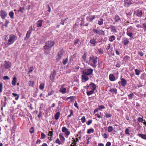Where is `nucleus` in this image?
I'll list each match as a JSON object with an SVG mask.
<instances>
[{"mask_svg":"<svg viewBox=\"0 0 146 146\" xmlns=\"http://www.w3.org/2000/svg\"><path fill=\"white\" fill-rule=\"evenodd\" d=\"M45 44H46L43 46V49L44 50V52L48 54L51 48L54 46L55 42L53 41H49L46 42Z\"/></svg>","mask_w":146,"mask_h":146,"instance_id":"f257e3e1","label":"nucleus"},{"mask_svg":"<svg viewBox=\"0 0 146 146\" xmlns=\"http://www.w3.org/2000/svg\"><path fill=\"white\" fill-rule=\"evenodd\" d=\"M98 58V57L94 56L92 55L89 58V62L88 63L93 68H96L97 66L96 64L97 62V59Z\"/></svg>","mask_w":146,"mask_h":146,"instance_id":"f03ea898","label":"nucleus"},{"mask_svg":"<svg viewBox=\"0 0 146 146\" xmlns=\"http://www.w3.org/2000/svg\"><path fill=\"white\" fill-rule=\"evenodd\" d=\"M17 39L16 36L11 35H9V39L8 40V42H9V44H11L14 42Z\"/></svg>","mask_w":146,"mask_h":146,"instance_id":"7ed1b4c3","label":"nucleus"},{"mask_svg":"<svg viewBox=\"0 0 146 146\" xmlns=\"http://www.w3.org/2000/svg\"><path fill=\"white\" fill-rule=\"evenodd\" d=\"M93 70L91 68L85 69L82 72V74H84L87 75H89L92 74Z\"/></svg>","mask_w":146,"mask_h":146,"instance_id":"20e7f679","label":"nucleus"},{"mask_svg":"<svg viewBox=\"0 0 146 146\" xmlns=\"http://www.w3.org/2000/svg\"><path fill=\"white\" fill-rule=\"evenodd\" d=\"M62 131L63 132L65 133V134L66 135L65 137L67 138H68V136L70 134V132L65 127H63L62 128Z\"/></svg>","mask_w":146,"mask_h":146,"instance_id":"39448f33","label":"nucleus"},{"mask_svg":"<svg viewBox=\"0 0 146 146\" xmlns=\"http://www.w3.org/2000/svg\"><path fill=\"white\" fill-rule=\"evenodd\" d=\"M124 6L126 7H128L130 5L133 3L132 0H124Z\"/></svg>","mask_w":146,"mask_h":146,"instance_id":"423d86ee","label":"nucleus"},{"mask_svg":"<svg viewBox=\"0 0 146 146\" xmlns=\"http://www.w3.org/2000/svg\"><path fill=\"white\" fill-rule=\"evenodd\" d=\"M0 13V16L2 19H4L7 15L6 12L3 10H1Z\"/></svg>","mask_w":146,"mask_h":146,"instance_id":"0eeeda50","label":"nucleus"},{"mask_svg":"<svg viewBox=\"0 0 146 146\" xmlns=\"http://www.w3.org/2000/svg\"><path fill=\"white\" fill-rule=\"evenodd\" d=\"M5 64H4L3 66H4L5 68L6 69H9L11 68V63L9 62L5 61L4 62Z\"/></svg>","mask_w":146,"mask_h":146,"instance_id":"6e6552de","label":"nucleus"},{"mask_svg":"<svg viewBox=\"0 0 146 146\" xmlns=\"http://www.w3.org/2000/svg\"><path fill=\"white\" fill-rule=\"evenodd\" d=\"M64 52V51L62 50L58 52V58L56 59L57 61H58L61 58L63 55Z\"/></svg>","mask_w":146,"mask_h":146,"instance_id":"1a4fd4ad","label":"nucleus"},{"mask_svg":"<svg viewBox=\"0 0 146 146\" xmlns=\"http://www.w3.org/2000/svg\"><path fill=\"white\" fill-rule=\"evenodd\" d=\"M56 74V71L54 70L50 76V78L51 80H53L55 78Z\"/></svg>","mask_w":146,"mask_h":146,"instance_id":"9d476101","label":"nucleus"},{"mask_svg":"<svg viewBox=\"0 0 146 146\" xmlns=\"http://www.w3.org/2000/svg\"><path fill=\"white\" fill-rule=\"evenodd\" d=\"M64 84L62 85L61 88L59 90L60 92H61L62 94H64L66 92V88L64 87Z\"/></svg>","mask_w":146,"mask_h":146,"instance_id":"9b49d317","label":"nucleus"},{"mask_svg":"<svg viewBox=\"0 0 146 146\" xmlns=\"http://www.w3.org/2000/svg\"><path fill=\"white\" fill-rule=\"evenodd\" d=\"M44 22L43 20H39L36 23V24L37 27H40L42 25V23Z\"/></svg>","mask_w":146,"mask_h":146,"instance_id":"f8f14e48","label":"nucleus"},{"mask_svg":"<svg viewBox=\"0 0 146 146\" xmlns=\"http://www.w3.org/2000/svg\"><path fill=\"white\" fill-rule=\"evenodd\" d=\"M88 75H85L84 74H82V79L83 80H84L85 81L84 82H85L86 81L88 80L89 78L88 76Z\"/></svg>","mask_w":146,"mask_h":146,"instance_id":"ddd939ff","label":"nucleus"},{"mask_svg":"<svg viewBox=\"0 0 146 146\" xmlns=\"http://www.w3.org/2000/svg\"><path fill=\"white\" fill-rule=\"evenodd\" d=\"M136 15L139 17H141L142 15V11L141 10L138 9L136 11Z\"/></svg>","mask_w":146,"mask_h":146,"instance_id":"4468645a","label":"nucleus"},{"mask_svg":"<svg viewBox=\"0 0 146 146\" xmlns=\"http://www.w3.org/2000/svg\"><path fill=\"white\" fill-rule=\"evenodd\" d=\"M121 85L123 86H124L127 84L126 80L123 78H121Z\"/></svg>","mask_w":146,"mask_h":146,"instance_id":"2eb2a0df","label":"nucleus"},{"mask_svg":"<svg viewBox=\"0 0 146 146\" xmlns=\"http://www.w3.org/2000/svg\"><path fill=\"white\" fill-rule=\"evenodd\" d=\"M110 80L111 81H113L115 80V77L112 74H110L109 76Z\"/></svg>","mask_w":146,"mask_h":146,"instance_id":"dca6fc26","label":"nucleus"},{"mask_svg":"<svg viewBox=\"0 0 146 146\" xmlns=\"http://www.w3.org/2000/svg\"><path fill=\"white\" fill-rule=\"evenodd\" d=\"M96 41L95 39L94 38H93L92 39H91L90 41V43L91 44H92L93 46H95L96 45Z\"/></svg>","mask_w":146,"mask_h":146,"instance_id":"f3484780","label":"nucleus"},{"mask_svg":"<svg viewBox=\"0 0 146 146\" xmlns=\"http://www.w3.org/2000/svg\"><path fill=\"white\" fill-rule=\"evenodd\" d=\"M110 28L111 30V31L115 33L117 32V31L115 27L114 26L111 25L110 26Z\"/></svg>","mask_w":146,"mask_h":146,"instance_id":"a211bd4d","label":"nucleus"},{"mask_svg":"<svg viewBox=\"0 0 146 146\" xmlns=\"http://www.w3.org/2000/svg\"><path fill=\"white\" fill-rule=\"evenodd\" d=\"M137 135L140 137L142 138L145 139H146V134H141L139 133Z\"/></svg>","mask_w":146,"mask_h":146,"instance_id":"6ab92c4d","label":"nucleus"},{"mask_svg":"<svg viewBox=\"0 0 146 146\" xmlns=\"http://www.w3.org/2000/svg\"><path fill=\"white\" fill-rule=\"evenodd\" d=\"M110 91L111 93L113 94L115 93V94H116L117 93V89L115 88L111 89Z\"/></svg>","mask_w":146,"mask_h":146,"instance_id":"aec40b11","label":"nucleus"},{"mask_svg":"<svg viewBox=\"0 0 146 146\" xmlns=\"http://www.w3.org/2000/svg\"><path fill=\"white\" fill-rule=\"evenodd\" d=\"M90 85L91 86V87L92 88V90H96V87L95 84L94 83H92L90 84Z\"/></svg>","mask_w":146,"mask_h":146,"instance_id":"412c9836","label":"nucleus"},{"mask_svg":"<svg viewBox=\"0 0 146 146\" xmlns=\"http://www.w3.org/2000/svg\"><path fill=\"white\" fill-rule=\"evenodd\" d=\"M17 81V78L16 77H14L13 78L12 82V84L13 86L16 85V83Z\"/></svg>","mask_w":146,"mask_h":146,"instance_id":"4be33fe9","label":"nucleus"},{"mask_svg":"<svg viewBox=\"0 0 146 146\" xmlns=\"http://www.w3.org/2000/svg\"><path fill=\"white\" fill-rule=\"evenodd\" d=\"M126 34L130 38H132L133 37V33L132 32H131L129 31H127L126 32Z\"/></svg>","mask_w":146,"mask_h":146,"instance_id":"5701e85b","label":"nucleus"},{"mask_svg":"<svg viewBox=\"0 0 146 146\" xmlns=\"http://www.w3.org/2000/svg\"><path fill=\"white\" fill-rule=\"evenodd\" d=\"M12 94V95L14 96V97H15V100H17L18 99L19 97V95L15 93H13Z\"/></svg>","mask_w":146,"mask_h":146,"instance_id":"b1692460","label":"nucleus"},{"mask_svg":"<svg viewBox=\"0 0 146 146\" xmlns=\"http://www.w3.org/2000/svg\"><path fill=\"white\" fill-rule=\"evenodd\" d=\"M115 40V37L114 35H112L110 36L109 38V40L110 42H112L113 40Z\"/></svg>","mask_w":146,"mask_h":146,"instance_id":"393cba45","label":"nucleus"},{"mask_svg":"<svg viewBox=\"0 0 146 146\" xmlns=\"http://www.w3.org/2000/svg\"><path fill=\"white\" fill-rule=\"evenodd\" d=\"M123 42L124 44L126 45L129 42V41L127 38H125Z\"/></svg>","mask_w":146,"mask_h":146,"instance_id":"a878e982","label":"nucleus"},{"mask_svg":"<svg viewBox=\"0 0 146 146\" xmlns=\"http://www.w3.org/2000/svg\"><path fill=\"white\" fill-rule=\"evenodd\" d=\"M60 115V113L59 112H57L54 116L55 119L58 120L59 118Z\"/></svg>","mask_w":146,"mask_h":146,"instance_id":"bb28decb","label":"nucleus"},{"mask_svg":"<svg viewBox=\"0 0 146 146\" xmlns=\"http://www.w3.org/2000/svg\"><path fill=\"white\" fill-rule=\"evenodd\" d=\"M105 34V33L104 31H103L102 30H98V34L99 35H104Z\"/></svg>","mask_w":146,"mask_h":146,"instance_id":"cd10ccee","label":"nucleus"},{"mask_svg":"<svg viewBox=\"0 0 146 146\" xmlns=\"http://www.w3.org/2000/svg\"><path fill=\"white\" fill-rule=\"evenodd\" d=\"M103 21L104 20L102 19H101L100 20H98V24L100 25H103Z\"/></svg>","mask_w":146,"mask_h":146,"instance_id":"c85d7f7f","label":"nucleus"},{"mask_svg":"<svg viewBox=\"0 0 146 146\" xmlns=\"http://www.w3.org/2000/svg\"><path fill=\"white\" fill-rule=\"evenodd\" d=\"M115 22H118L119 21H120V19L119 18V16L117 15H116L115 16Z\"/></svg>","mask_w":146,"mask_h":146,"instance_id":"c756f323","label":"nucleus"},{"mask_svg":"<svg viewBox=\"0 0 146 146\" xmlns=\"http://www.w3.org/2000/svg\"><path fill=\"white\" fill-rule=\"evenodd\" d=\"M94 92V90H92L88 92H87V94L88 96H89L90 95L92 94Z\"/></svg>","mask_w":146,"mask_h":146,"instance_id":"7c9ffc66","label":"nucleus"},{"mask_svg":"<svg viewBox=\"0 0 146 146\" xmlns=\"http://www.w3.org/2000/svg\"><path fill=\"white\" fill-rule=\"evenodd\" d=\"M9 15L11 18L13 19L14 18V13L13 11H11L9 12Z\"/></svg>","mask_w":146,"mask_h":146,"instance_id":"2f4dec72","label":"nucleus"},{"mask_svg":"<svg viewBox=\"0 0 146 146\" xmlns=\"http://www.w3.org/2000/svg\"><path fill=\"white\" fill-rule=\"evenodd\" d=\"M95 18V17L94 15L90 16L89 17V20L92 21V20Z\"/></svg>","mask_w":146,"mask_h":146,"instance_id":"473e14b6","label":"nucleus"},{"mask_svg":"<svg viewBox=\"0 0 146 146\" xmlns=\"http://www.w3.org/2000/svg\"><path fill=\"white\" fill-rule=\"evenodd\" d=\"M69 111L70 112V114L68 116V118L69 117H71L72 115H73V111L72 110H69Z\"/></svg>","mask_w":146,"mask_h":146,"instance_id":"72a5a7b5","label":"nucleus"},{"mask_svg":"<svg viewBox=\"0 0 146 146\" xmlns=\"http://www.w3.org/2000/svg\"><path fill=\"white\" fill-rule=\"evenodd\" d=\"M94 132V130L93 129L91 128L88 129L87 131V133L90 134L91 133H93Z\"/></svg>","mask_w":146,"mask_h":146,"instance_id":"f704fd0d","label":"nucleus"},{"mask_svg":"<svg viewBox=\"0 0 146 146\" xmlns=\"http://www.w3.org/2000/svg\"><path fill=\"white\" fill-rule=\"evenodd\" d=\"M113 130V128L111 126H109L108 128V131L110 132L112 131Z\"/></svg>","mask_w":146,"mask_h":146,"instance_id":"c9c22d12","label":"nucleus"},{"mask_svg":"<svg viewBox=\"0 0 146 146\" xmlns=\"http://www.w3.org/2000/svg\"><path fill=\"white\" fill-rule=\"evenodd\" d=\"M54 93V92L52 89H51V91L48 92V96H51Z\"/></svg>","mask_w":146,"mask_h":146,"instance_id":"e433bc0d","label":"nucleus"},{"mask_svg":"<svg viewBox=\"0 0 146 146\" xmlns=\"http://www.w3.org/2000/svg\"><path fill=\"white\" fill-rule=\"evenodd\" d=\"M112 116V114L110 113H105V115L104 117H105L106 118L110 117Z\"/></svg>","mask_w":146,"mask_h":146,"instance_id":"4c0bfd02","label":"nucleus"},{"mask_svg":"<svg viewBox=\"0 0 146 146\" xmlns=\"http://www.w3.org/2000/svg\"><path fill=\"white\" fill-rule=\"evenodd\" d=\"M44 83L41 84L39 86V89L40 90H43L44 87Z\"/></svg>","mask_w":146,"mask_h":146,"instance_id":"58836bf2","label":"nucleus"},{"mask_svg":"<svg viewBox=\"0 0 146 146\" xmlns=\"http://www.w3.org/2000/svg\"><path fill=\"white\" fill-rule=\"evenodd\" d=\"M68 59V58H67L65 59H63V63L64 65H65L67 63Z\"/></svg>","mask_w":146,"mask_h":146,"instance_id":"ea45409f","label":"nucleus"},{"mask_svg":"<svg viewBox=\"0 0 146 146\" xmlns=\"http://www.w3.org/2000/svg\"><path fill=\"white\" fill-rule=\"evenodd\" d=\"M137 120L139 122H142L145 120H143L142 118L139 117L137 119Z\"/></svg>","mask_w":146,"mask_h":146,"instance_id":"a19ab883","label":"nucleus"},{"mask_svg":"<svg viewBox=\"0 0 146 146\" xmlns=\"http://www.w3.org/2000/svg\"><path fill=\"white\" fill-rule=\"evenodd\" d=\"M33 31V28L32 26H31L29 28V30L27 31V33H29V34H31V33L32 31Z\"/></svg>","mask_w":146,"mask_h":146,"instance_id":"79ce46f5","label":"nucleus"},{"mask_svg":"<svg viewBox=\"0 0 146 146\" xmlns=\"http://www.w3.org/2000/svg\"><path fill=\"white\" fill-rule=\"evenodd\" d=\"M135 74L137 75H139L140 73V71L137 69H135Z\"/></svg>","mask_w":146,"mask_h":146,"instance_id":"37998d69","label":"nucleus"},{"mask_svg":"<svg viewBox=\"0 0 146 146\" xmlns=\"http://www.w3.org/2000/svg\"><path fill=\"white\" fill-rule=\"evenodd\" d=\"M34 132V127H31L30 129L29 132L31 133H33Z\"/></svg>","mask_w":146,"mask_h":146,"instance_id":"c03bdc74","label":"nucleus"},{"mask_svg":"<svg viewBox=\"0 0 146 146\" xmlns=\"http://www.w3.org/2000/svg\"><path fill=\"white\" fill-rule=\"evenodd\" d=\"M75 97L73 96H70L67 98L68 99L70 100L71 102L75 98Z\"/></svg>","mask_w":146,"mask_h":146,"instance_id":"a18cd8bd","label":"nucleus"},{"mask_svg":"<svg viewBox=\"0 0 146 146\" xmlns=\"http://www.w3.org/2000/svg\"><path fill=\"white\" fill-rule=\"evenodd\" d=\"M24 8L23 7H20L19 8V10L18 11V12L20 11L22 13H23V10H24Z\"/></svg>","mask_w":146,"mask_h":146,"instance_id":"49530a36","label":"nucleus"},{"mask_svg":"<svg viewBox=\"0 0 146 146\" xmlns=\"http://www.w3.org/2000/svg\"><path fill=\"white\" fill-rule=\"evenodd\" d=\"M30 34H29V33H27L25 38L26 40H27L29 39L30 36Z\"/></svg>","mask_w":146,"mask_h":146,"instance_id":"de8ad7c7","label":"nucleus"},{"mask_svg":"<svg viewBox=\"0 0 146 146\" xmlns=\"http://www.w3.org/2000/svg\"><path fill=\"white\" fill-rule=\"evenodd\" d=\"M81 121L82 123H84L86 121V119L84 116L82 117L81 119Z\"/></svg>","mask_w":146,"mask_h":146,"instance_id":"09e8293b","label":"nucleus"},{"mask_svg":"<svg viewBox=\"0 0 146 146\" xmlns=\"http://www.w3.org/2000/svg\"><path fill=\"white\" fill-rule=\"evenodd\" d=\"M34 81H30L29 82V86H33L34 84Z\"/></svg>","mask_w":146,"mask_h":146,"instance_id":"8fccbe9b","label":"nucleus"},{"mask_svg":"<svg viewBox=\"0 0 146 146\" xmlns=\"http://www.w3.org/2000/svg\"><path fill=\"white\" fill-rule=\"evenodd\" d=\"M125 133L127 135L129 134V130L128 128H127L125 129Z\"/></svg>","mask_w":146,"mask_h":146,"instance_id":"3c124183","label":"nucleus"},{"mask_svg":"<svg viewBox=\"0 0 146 146\" xmlns=\"http://www.w3.org/2000/svg\"><path fill=\"white\" fill-rule=\"evenodd\" d=\"M86 53H84V55L82 56V58L84 60H86Z\"/></svg>","mask_w":146,"mask_h":146,"instance_id":"603ef678","label":"nucleus"},{"mask_svg":"<svg viewBox=\"0 0 146 146\" xmlns=\"http://www.w3.org/2000/svg\"><path fill=\"white\" fill-rule=\"evenodd\" d=\"M3 89V84L2 83H0V92H1Z\"/></svg>","mask_w":146,"mask_h":146,"instance_id":"864d4df0","label":"nucleus"},{"mask_svg":"<svg viewBox=\"0 0 146 146\" xmlns=\"http://www.w3.org/2000/svg\"><path fill=\"white\" fill-rule=\"evenodd\" d=\"M46 137V135L44 134L43 133H41V138L42 139H44Z\"/></svg>","mask_w":146,"mask_h":146,"instance_id":"5fc2aeb1","label":"nucleus"},{"mask_svg":"<svg viewBox=\"0 0 146 146\" xmlns=\"http://www.w3.org/2000/svg\"><path fill=\"white\" fill-rule=\"evenodd\" d=\"M3 79L4 80H9V76H3Z\"/></svg>","mask_w":146,"mask_h":146,"instance_id":"6e6d98bb","label":"nucleus"},{"mask_svg":"<svg viewBox=\"0 0 146 146\" xmlns=\"http://www.w3.org/2000/svg\"><path fill=\"white\" fill-rule=\"evenodd\" d=\"M53 135V131H49V132L48 135L50 136H52Z\"/></svg>","mask_w":146,"mask_h":146,"instance_id":"4d7b16f0","label":"nucleus"},{"mask_svg":"<svg viewBox=\"0 0 146 146\" xmlns=\"http://www.w3.org/2000/svg\"><path fill=\"white\" fill-rule=\"evenodd\" d=\"M133 29V27L131 26H129L127 28V31H130L132 29Z\"/></svg>","mask_w":146,"mask_h":146,"instance_id":"13d9d810","label":"nucleus"},{"mask_svg":"<svg viewBox=\"0 0 146 146\" xmlns=\"http://www.w3.org/2000/svg\"><path fill=\"white\" fill-rule=\"evenodd\" d=\"M56 143H58V144H60L61 143L59 139H57L56 140Z\"/></svg>","mask_w":146,"mask_h":146,"instance_id":"bf43d9fd","label":"nucleus"},{"mask_svg":"<svg viewBox=\"0 0 146 146\" xmlns=\"http://www.w3.org/2000/svg\"><path fill=\"white\" fill-rule=\"evenodd\" d=\"M92 120H91V119H89L88 122H87V124L88 125H90V124H91L92 123Z\"/></svg>","mask_w":146,"mask_h":146,"instance_id":"052dcab7","label":"nucleus"},{"mask_svg":"<svg viewBox=\"0 0 146 146\" xmlns=\"http://www.w3.org/2000/svg\"><path fill=\"white\" fill-rule=\"evenodd\" d=\"M60 139L61 141L64 143V141L65 140V139L63 136L61 138H60Z\"/></svg>","mask_w":146,"mask_h":146,"instance_id":"680f3d73","label":"nucleus"},{"mask_svg":"<svg viewBox=\"0 0 146 146\" xmlns=\"http://www.w3.org/2000/svg\"><path fill=\"white\" fill-rule=\"evenodd\" d=\"M93 31L94 33H96V34H98V30L96 29H93Z\"/></svg>","mask_w":146,"mask_h":146,"instance_id":"e2e57ef3","label":"nucleus"},{"mask_svg":"<svg viewBox=\"0 0 146 146\" xmlns=\"http://www.w3.org/2000/svg\"><path fill=\"white\" fill-rule=\"evenodd\" d=\"M98 106L100 108V110L105 108V107L103 105H101L100 106H99V105Z\"/></svg>","mask_w":146,"mask_h":146,"instance_id":"0e129e2a","label":"nucleus"},{"mask_svg":"<svg viewBox=\"0 0 146 146\" xmlns=\"http://www.w3.org/2000/svg\"><path fill=\"white\" fill-rule=\"evenodd\" d=\"M78 104L75 101L74 103V106L77 108L78 109L79 107L78 106Z\"/></svg>","mask_w":146,"mask_h":146,"instance_id":"69168bd1","label":"nucleus"},{"mask_svg":"<svg viewBox=\"0 0 146 146\" xmlns=\"http://www.w3.org/2000/svg\"><path fill=\"white\" fill-rule=\"evenodd\" d=\"M79 41V39H77L75 40V41L74 42V43L75 44H77L78 43Z\"/></svg>","mask_w":146,"mask_h":146,"instance_id":"338daca9","label":"nucleus"},{"mask_svg":"<svg viewBox=\"0 0 146 146\" xmlns=\"http://www.w3.org/2000/svg\"><path fill=\"white\" fill-rule=\"evenodd\" d=\"M111 145V143L110 142H108L106 144V146H110Z\"/></svg>","mask_w":146,"mask_h":146,"instance_id":"774afa93","label":"nucleus"}]
</instances>
